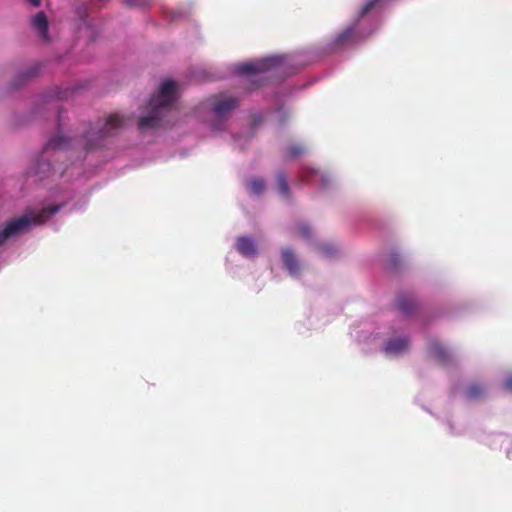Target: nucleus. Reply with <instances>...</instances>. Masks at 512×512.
Wrapping results in <instances>:
<instances>
[{"mask_svg":"<svg viewBox=\"0 0 512 512\" xmlns=\"http://www.w3.org/2000/svg\"><path fill=\"white\" fill-rule=\"evenodd\" d=\"M125 125V118L119 114H111L105 122H98L95 127H91L85 134L81 141H84L83 146L85 149H93L101 145V141L113 134Z\"/></svg>","mask_w":512,"mask_h":512,"instance_id":"obj_4","label":"nucleus"},{"mask_svg":"<svg viewBox=\"0 0 512 512\" xmlns=\"http://www.w3.org/2000/svg\"><path fill=\"white\" fill-rule=\"evenodd\" d=\"M380 2V0H367V2L363 5L361 11H360V14H359V17H363L365 16L368 12L371 11V9H373L378 3Z\"/></svg>","mask_w":512,"mask_h":512,"instance_id":"obj_18","label":"nucleus"},{"mask_svg":"<svg viewBox=\"0 0 512 512\" xmlns=\"http://www.w3.org/2000/svg\"><path fill=\"white\" fill-rule=\"evenodd\" d=\"M287 156L290 158H296L304 153V148L300 145H291L287 148Z\"/></svg>","mask_w":512,"mask_h":512,"instance_id":"obj_17","label":"nucleus"},{"mask_svg":"<svg viewBox=\"0 0 512 512\" xmlns=\"http://www.w3.org/2000/svg\"><path fill=\"white\" fill-rule=\"evenodd\" d=\"M401 263L400 255L396 251H392L389 255V266L396 269Z\"/></svg>","mask_w":512,"mask_h":512,"instance_id":"obj_19","label":"nucleus"},{"mask_svg":"<svg viewBox=\"0 0 512 512\" xmlns=\"http://www.w3.org/2000/svg\"><path fill=\"white\" fill-rule=\"evenodd\" d=\"M33 6H39L41 3V0H29Z\"/></svg>","mask_w":512,"mask_h":512,"instance_id":"obj_25","label":"nucleus"},{"mask_svg":"<svg viewBox=\"0 0 512 512\" xmlns=\"http://www.w3.org/2000/svg\"><path fill=\"white\" fill-rule=\"evenodd\" d=\"M407 346H408V341L406 338H396V339L389 340L386 343L385 351L387 353L397 354V353L404 351L407 348Z\"/></svg>","mask_w":512,"mask_h":512,"instance_id":"obj_14","label":"nucleus"},{"mask_svg":"<svg viewBox=\"0 0 512 512\" xmlns=\"http://www.w3.org/2000/svg\"><path fill=\"white\" fill-rule=\"evenodd\" d=\"M486 394V388L484 385L473 382L465 390V396L470 401H476L482 399Z\"/></svg>","mask_w":512,"mask_h":512,"instance_id":"obj_13","label":"nucleus"},{"mask_svg":"<svg viewBox=\"0 0 512 512\" xmlns=\"http://www.w3.org/2000/svg\"><path fill=\"white\" fill-rule=\"evenodd\" d=\"M237 251L244 257L251 258L257 254V249L254 241L247 236H241L236 242Z\"/></svg>","mask_w":512,"mask_h":512,"instance_id":"obj_8","label":"nucleus"},{"mask_svg":"<svg viewBox=\"0 0 512 512\" xmlns=\"http://www.w3.org/2000/svg\"><path fill=\"white\" fill-rule=\"evenodd\" d=\"M124 2L129 7H142L147 5L144 0H124Z\"/></svg>","mask_w":512,"mask_h":512,"instance_id":"obj_21","label":"nucleus"},{"mask_svg":"<svg viewBox=\"0 0 512 512\" xmlns=\"http://www.w3.org/2000/svg\"><path fill=\"white\" fill-rule=\"evenodd\" d=\"M298 232H299V235L305 239H309L312 235L311 228L305 223H301L298 226Z\"/></svg>","mask_w":512,"mask_h":512,"instance_id":"obj_20","label":"nucleus"},{"mask_svg":"<svg viewBox=\"0 0 512 512\" xmlns=\"http://www.w3.org/2000/svg\"><path fill=\"white\" fill-rule=\"evenodd\" d=\"M266 183L261 177H254L249 182V189L253 194L260 195L264 192Z\"/></svg>","mask_w":512,"mask_h":512,"instance_id":"obj_16","label":"nucleus"},{"mask_svg":"<svg viewBox=\"0 0 512 512\" xmlns=\"http://www.w3.org/2000/svg\"><path fill=\"white\" fill-rule=\"evenodd\" d=\"M504 388L508 391H512V374L506 378Z\"/></svg>","mask_w":512,"mask_h":512,"instance_id":"obj_23","label":"nucleus"},{"mask_svg":"<svg viewBox=\"0 0 512 512\" xmlns=\"http://www.w3.org/2000/svg\"><path fill=\"white\" fill-rule=\"evenodd\" d=\"M59 174H60V175H63V170H60V169H59Z\"/></svg>","mask_w":512,"mask_h":512,"instance_id":"obj_27","label":"nucleus"},{"mask_svg":"<svg viewBox=\"0 0 512 512\" xmlns=\"http://www.w3.org/2000/svg\"><path fill=\"white\" fill-rule=\"evenodd\" d=\"M59 210L60 206L54 205L47 208H43L38 212H26L24 215L7 222L5 227L2 230H0V246L8 238L29 230L33 225H40L45 223L51 216L55 215Z\"/></svg>","mask_w":512,"mask_h":512,"instance_id":"obj_3","label":"nucleus"},{"mask_svg":"<svg viewBox=\"0 0 512 512\" xmlns=\"http://www.w3.org/2000/svg\"><path fill=\"white\" fill-rule=\"evenodd\" d=\"M277 61L275 58H267L257 62L242 63L237 66V72L242 75H256L266 73L275 68Z\"/></svg>","mask_w":512,"mask_h":512,"instance_id":"obj_6","label":"nucleus"},{"mask_svg":"<svg viewBox=\"0 0 512 512\" xmlns=\"http://www.w3.org/2000/svg\"><path fill=\"white\" fill-rule=\"evenodd\" d=\"M359 38L360 36L356 32V24H353L348 26L339 34H337L333 39L332 45L335 48H339L352 42H355Z\"/></svg>","mask_w":512,"mask_h":512,"instance_id":"obj_7","label":"nucleus"},{"mask_svg":"<svg viewBox=\"0 0 512 512\" xmlns=\"http://www.w3.org/2000/svg\"><path fill=\"white\" fill-rule=\"evenodd\" d=\"M178 98V84L172 80L164 81L159 92L153 95L149 102L150 112L139 119L140 129L164 126V118L175 106Z\"/></svg>","mask_w":512,"mask_h":512,"instance_id":"obj_1","label":"nucleus"},{"mask_svg":"<svg viewBox=\"0 0 512 512\" xmlns=\"http://www.w3.org/2000/svg\"><path fill=\"white\" fill-rule=\"evenodd\" d=\"M282 261L291 276H296L299 273L300 265L291 249L287 248L282 251Z\"/></svg>","mask_w":512,"mask_h":512,"instance_id":"obj_9","label":"nucleus"},{"mask_svg":"<svg viewBox=\"0 0 512 512\" xmlns=\"http://www.w3.org/2000/svg\"><path fill=\"white\" fill-rule=\"evenodd\" d=\"M397 307L406 316L412 315L417 309V302L408 295H399L397 298Z\"/></svg>","mask_w":512,"mask_h":512,"instance_id":"obj_11","label":"nucleus"},{"mask_svg":"<svg viewBox=\"0 0 512 512\" xmlns=\"http://www.w3.org/2000/svg\"><path fill=\"white\" fill-rule=\"evenodd\" d=\"M207 103L213 114L218 118L228 117L239 106L237 97L226 94L211 96Z\"/></svg>","mask_w":512,"mask_h":512,"instance_id":"obj_5","label":"nucleus"},{"mask_svg":"<svg viewBox=\"0 0 512 512\" xmlns=\"http://www.w3.org/2000/svg\"><path fill=\"white\" fill-rule=\"evenodd\" d=\"M33 27L39 32L44 40H48V20L44 12H38L32 18Z\"/></svg>","mask_w":512,"mask_h":512,"instance_id":"obj_12","label":"nucleus"},{"mask_svg":"<svg viewBox=\"0 0 512 512\" xmlns=\"http://www.w3.org/2000/svg\"><path fill=\"white\" fill-rule=\"evenodd\" d=\"M322 253H324L325 255H332L333 253L336 252V249L335 247H333L332 245H328V244H325V245H322L320 247Z\"/></svg>","mask_w":512,"mask_h":512,"instance_id":"obj_22","label":"nucleus"},{"mask_svg":"<svg viewBox=\"0 0 512 512\" xmlns=\"http://www.w3.org/2000/svg\"><path fill=\"white\" fill-rule=\"evenodd\" d=\"M70 143V139L61 135L52 138L44 147L36 163L27 171V174L38 177L39 180H44L52 172H56V167L50 163V157H53L55 160L60 159L62 151L67 149Z\"/></svg>","mask_w":512,"mask_h":512,"instance_id":"obj_2","label":"nucleus"},{"mask_svg":"<svg viewBox=\"0 0 512 512\" xmlns=\"http://www.w3.org/2000/svg\"><path fill=\"white\" fill-rule=\"evenodd\" d=\"M276 184L278 192L286 199H290L291 192L288 185L287 176L283 171H279L276 174Z\"/></svg>","mask_w":512,"mask_h":512,"instance_id":"obj_15","label":"nucleus"},{"mask_svg":"<svg viewBox=\"0 0 512 512\" xmlns=\"http://www.w3.org/2000/svg\"><path fill=\"white\" fill-rule=\"evenodd\" d=\"M308 173L309 174H316V173H318V170L311 169V170H309L307 172H303V174H302V181L303 182H308L309 181L308 180Z\"/></svg>","mask_w":512,"mask_h":512,"instance_id":"obj_24","label":"nucleus"},{"mask_svg":"<svg viewBox=\"0 0 512 512\" xmlns=\"http://www.w3.org/2000/svg\"><path fill=\"white\" fill-rule=\"evenodd\" d=\"M432 356L442 364L451 362V355L449 351L438 341H432L429 346Z\"/></svg>","mask_w":512,"mask_h":512,"instance_id":"obj_10","label":"nucleus"},{"mask_svg":"<svg viewBox=\"0 0 512 512\" xmlns=\"http://www.w3.org/2000/svg\"><path fill=\"white\" fill-rule=\"evenodd\" d=\"M34 75H35V73H30V74L28 75V77H33Z\"/></svg>","mask_w":512,"mask_h":512,"instance_id":"obj_26","label":"nucleus"}]
</instances>
